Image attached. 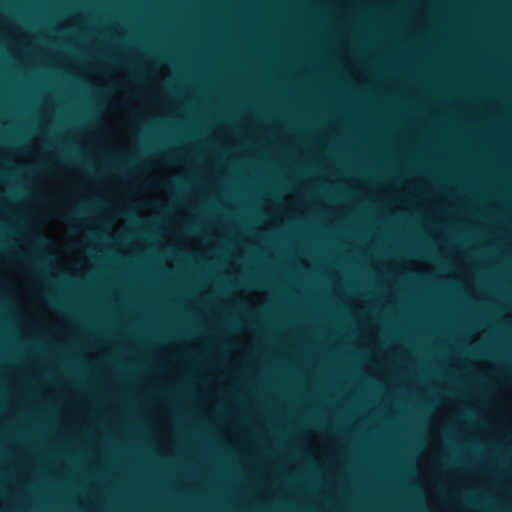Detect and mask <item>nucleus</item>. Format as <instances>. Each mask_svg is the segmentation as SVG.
Returning <instances> with one entry per match:
<instances>
[{
  "mask_svg": "<svg viewBox=\"0 0 512 512\" xmlns=\"http://www.w3.org/2000/svg\"><path fill=\"white\" fill-rule=\"evenodd\" d=\"M63 218H64L66 221L71 222V221H73V220H75V219H76V216H75L74 214L70 213V212H67V213H64V214H63Z\"/></svg>",
  "mask_w": 512,
  "mask_h": 512,
  "instance_id": "nucleus-1",
  "label": "nucleus"
}]
</instances>
